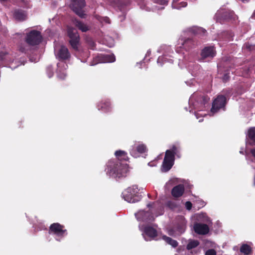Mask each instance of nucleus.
Returning <instances> with one entry per match:
<instances>
[{
    "instance_id": "nucleus-29",
    "label": "nucleus",
    "mask_w": 255,
    "mask_h": 255,
    "mask_svg": "<svg viewBox=\"0 0 255 255\" xmlns=\"http://www.w3.org/2000/svg\"><path fill=\"white\" fill-rule=\"evenodd\" d=\"M248 136L250 139L255 142V127L251 128L249 129Z\"/></svg>"
},
{
    "instance_id": "nucleus-41",
    "label": "nucleus",
    "mask_w": 255,
    "mask_h": 255,
    "mask_svg": "<svg viewBox=\"0 0 255 255\" xmlns=\"http://www.w3.org/2000/svg\"><path fill=\"white\" fill-rule=\"evenodd\" d=\"M152 204H153V203H148V204L147 205V207H148V208H150V207H152Z\"/></svg>"
},
{
    "instance_id": "nucleus-10",
    "label": "nucleus",
    "mask_w": 255,
    "mask_h": 255,
    "mask_svg": "<svg viewBox=\"0 0 255 255\" xmlns=\"http://www.w3.org/2000/svg\"><path fill=\"white\" fill-rule=\"evenodd\" d=\"M195 232L199 235H206L209 232V228L207 224L202 223H195L194 225Z\"/></svg>"
},
{
    "instance_id": "nucleus-11",
    "label": "nucleus",
    "mask_w": 255,
    "mask_h": 255,
    "mask_svg": "<svg viewBox=\"0 0 255 255\" xmlns=\"http://www.w3.org/2000/svg\"><path fill=\"white\" fill-rule=\"evenodd\" d=\"M215 55L216 51L213 46L205 47L201 53V58L202 59H205L207 58H213Z\"/></svg>"
},
{
    "instance_id": "nucleus-7",
    "label": "nucleus",
    "mask_w": 255,
    "mask_h": 255,
    "mask_svg": "<svg viewBox=\"0 0 255 255\" xmlns=\"http://www.w3.org/2000/svg\"><path fill=\"white\" fill-rule=\"evenodd\" d=\"M227 103L226 97L223 95H218L212 103L211 112L217 113L220 109L224 108Z\"/></svg>"
},
{
    "instance_id": "nucleus-21",
    "label": "nucleus",
    "mask_w": 255,
    "mask_h": 255,
    "mask_svg": "<svg viewBox=\"0 0 255 255\" xmlns=\"http://www.w3.org/2000/svg\"><path fill=\"white\" fill-rule=\"evenodd\" d=\"M195 45V42L192 38H187L185 39L182 43V46L186 50H189L190 49L194 47Z\"/></svg>"
},
{
    "instance_id": "nucleus-28",
    "label": "nucleus",
    "mask_w": 255,
    "mask_h": 255,
    "mask_svg": "<svg viewBox=\"0 0 255 255\" xmlns=\"http://www.w3.org/2000/svg\"><path fill=\"white\" fill-rule=\"evenodd\" d=\"M199 245V242L197 240L190 241L186 246V249L188 250H190L192 249L195 248Z\"/></svg>"
},
{
    "instance_id": "nucleus-5",
    "label": "nucleus",
    "mask_w": 255,
    "mask_h": 255,
    "mask_svg": "<svg viewBox=\"0 0 255 255\" xmlns=\"http://www.w3.org/2000/svg\"><path fill=\"white\" fill-rule=\"evenodd\" d=\"M49 233L55 235L58 237L63 238L67 235V230L65 229L64 226L59 223L52 224L49 229Z\"/></svg>"
},
{
    "instance_id": "nucleus-20",
    "label": "nucleus",
    "mask_w": 255,
    "mask_h": 255,
    "mask_svg": "<svg viewBox=\"0 0 255 255\" xmlns=\"http://www.w3.org/2000/svg\"><path fill=\"white\" fill-rule=\"evenodd\" d=\"M74 23L75 24V26L82 32H85L90 29L87 25L78 19H75L74 20Z\"/></svg>"
},
{
    "instance_id": "nucleus-15",
    "label": "nucleus",
    "mask_w": 255,
    "mask_h": 255,
    "mask_svg": "<svg viewBox=\"0 0 255 255\" xmlns=\"http://www.w3.org/2000/svg\"><path fill=\"white\" fill-rule=\"evenodd\" d=\"M99 110H101L105 113L111 111V105L109 100L101 101L98 105Z\"/></svg>"
},
{
    "instance_id": "nucleus-30",
    "label": "nucleus",
    "mask_w": 255,
    "mask_h": 255,
    "mask_svg": "<svg viewBox=\"0 0 255 255\" xmlns=\"http://www.w3.org/2000/svg\"><path fill=\"white\" fill-rule=\"evenodd\" d=\"M167 233L170 236L176 237V236H178L176 233V231L175 230L174 227L172 228L168 229Z\"/></svg>"
},
{
    "instance_id": "nucleus-35",
    "label": "nucleus",
    "mask_w": 255,
    "mask_h": 255,
    "mask_svg": "<svg viewBox=\"0 0 255 255\" xmlns=\"http://www.w3.org/2000/svg\"><path fill=\"white\" fill-rule=\"evenodd\" d=\"M66 75L64 72L58 74V77L59 79H62V80L64 79L66 77Z\"/></svg>"
},
{
    "instance_id": "nucleus-23",
    "label": "nucleus",
    "mask_w": 255,
    "mask_h": 255,
    "mask_svg": "<svg viewBox=\"0 0 255 255\" xmlns=\"http://www.w3.org/2000/svg\"><path fill=\"white\" fill-rule=\"evenodd\" d=\"M162 239L165 241V242L171 246L173 248H176L178 245V243L177 241L172 239L170 237H167L165 235L162 236Z\"/></svg>"
},
{
    "instance_id": "nucleus-39",
    "label": "nucleus",
    "mask_w": 255,
    "mask_h": 255,
    "mask_svg": "<svg viewBox=\"0 0 255 255\" xmlns=\"http://www.w3.org/2000/svg\"><path fill=\"white\" fill-rule=\"evenodd\" d=\"M251 152L253 156H254L255 157V149H252L251 151Z\"/></svg>"
},
{
    "instance_id": "nucleus-13",
    "label": "nucleus",
    "mask_w": 255,
    "mask_h": 255,
    "mask_svg": "<svg viewBox=\"0 0 255 255\" xmlns=\"http://www.w3.org/2000/svg\"><path fill=\"white\" fill-rule=\"evenodd\" d=\"M185 188L183 184H178L174 186L171 190V195L174 198H179L183 195Z\"/></svg>"
},
{
    "instance_id": "nucleus-2",
    "label": "nucleus",
    "mask_w": 255,
    "mask_h": 255,
    "mask_svg": "<svg viewBox=\"0 0 255 255\" xmlns=\"http://www.w3.org/2000/svg\"><path fill=\"white\" fill-rule=\"evenodd\" d=\"M137 185H132L128 188L122 193L124 199L129 203H136L141 199V195L138 194Z\"/></svg>"
},
{
    "instance_id": "nucleus-38",
    "label": "nucleus",
    "mask_w": 255,
    "mask_h": 255,
    "mask_svg": "<svg viewBox=\"0 0 255 255\" xmlns=\"http://www.w3.org/2000/svg\"><path fill=\"white\" fill-rule=\"evenodd\" d=\"M19 50H20V52H21L22 53H25L26 52L25 49L23 47H20Z\"/></svg>"
},
{
    "instance_id": "nucleus-19",
    "label": "nucleus",
    "mask_w": 255,
    "mask_h": 255,
    "mask_svg": "<svg viewBox=\"0 0 255 255\" xmlns=\"http://www.w3.org/2000/svg\"><path fill=\"white\" fill-rule=\"evenodd\" d=\"M13 16L15 19L19 21H23L26 18L25 12L22 9H15L13 12Z\"/></svg>"
},
{
    "instance_id": "nucleus-40",
    "label": "nucleus",
    "mask_w": 255,
    "mask_h": 255,
    "mask_svg": "<svg viewBox=\"0 0 255 255\" xmlns=\"http://www.w3.org/2000/svg\"><path fill=\"white\" fill-rule=\"evenodd\" d=\"M95 43L93 42V41H92V43H91V49H94V47H95Z\"/></svg>"
},
{
    "instance_id": "nucleus-16",
    "label": "nucleus",
    "mask_w": 255,
    "mask_h": 255,
    "mask_svg": "<svg viewBox=\"0 0 255 255\" xmlns=\"http://www.w3.org/2000/svg\"><path fill=\"white\" fill-rule=\"evenodd\" d=\"M144 233L150 238H154L157 236V230L150 226H146L143 229Z\"/></svg>"
},
{
    "instance_id": "nucleus-37",
    "label": "nucleus",
    "mask_w": 255,
    "mask_h": 255,
    "mask_svg": "<svg viewBox=\"0 0 255 255\" xmlns=\"http://www.w3.org/2000/svg\"><path fill=\"white\" fill-rule=\"evenodd\" d=\"M202 98L204 103L208 102L209 100V98L207 96H203Z\"/></svg>"
},
{
    "instance_id": "nucleus-33",
    "label": "nucleus",
    "mask_w": 255,
    "mask_h": 255,
    "mask_svg": "<svg viewBox=\"0 0 255 255\" xmlns=\"http://www.w3.org/2000/svg\"><path fill=\"white\" fill-rule=\"evenodd\" d=\"M154 1L157 3L160 4H166L169 0H154Z\"/></svg>"
},
{
    "instance_id": "nucleus-42",
    "label": "nucleus",
    "mask_w": 255,
    "mask_h": 255,
    "mask_svg": "<svg viewBox=\"0 0 255 255\" xmlns=\"http://www.w3.org/2000/svg\"><path fill=\"white\" fill-rule=\"evenodd\" d=\"M105 20H106V21L107 22H108V23H109V22H109L110 19H109V18L108 17H106L105 18Z\"/></svg>"
},
{
    "instance_id": "nucleus-6",
    "label": "nucleus",
    "mask_w": 255,
    "mask_h": 255,
    "mask_svg": "<svg viewBox=\"0 0 255 255\" xmlns=\"http://www.w3.org/2000/svg\"><path fill=\"white\" fill-rule=\"evenodd\" d=\"M85 6V0H72L71 7L73 11L81 18H84L85 14L83 8Z\"/></svg>"
},
{
    "instance_id": "nucleus-17",
    "label": "nucleus",
    "mask_w": 255,
    "mask_h": 255,
    "mask_svg": "<svg viewBox=\"0 0 255 255\" xmlns=\"http://www.w3.org/2000/svg\"><path fill=\"white\" fill-rule=\"evenodd\" d=\"M115 155L117 158V159H115V160L121 162L123 161H126L128 160V158L127 155V153L125 151L121 150H117L115 153ZM114 160H115V159Z\"/></svg>"
},
{
    "instance_id": "nucleus-8",
    "label": "nucleus",
    "mask_w": 255,
    "mask_h": 255,
    "mask_svg": "<svg viewBox=\"0 0 255 255\" xmlns=\"http://www.w3.org/2000/svg\"><path fill=\"white\" fill-rule=\"evenodd\" d=\"M175 157L169 150H166L162 163V168L164 172L168 171L174 164Z\"/></svg>"
},
{
    "instance_id": "nucleus-31",
    "label": "nucleus",
    "mask_w": 255,
    "mask_h": 255,
    "mask_svg": "<svg viewBox=\"0 0 255 255\" xmlns=\"http://www.w3.org/2000/svg\"><path fill=\"white\" fill-rule=\"evenodd\" d=\"M205 255H217V253L214 249H209L206 252Z\"/></svg>"
},
{
    "instance_id": "nucleus-27",
    "label": "nucleus",
    "mask_w": 255,
    "mask_h": 255,
    "mask_svg": "<svg viewBox=\"0 0 255 255\" xmlns=\"http://www.w3.org/2000/svg\"><path fill=\"white\" fill-rule=\"evenodd\" d=\"M193 32L197 35L204 36L207 33L206 30L202 27H195L193 29Z\"/></svg>"
},
{
    "instance_id": "nucleus-36",
    "label": "nucleus",
    "mask_w": 255,
    "mask_h": 255,
    "mask_svg": "<svg viewBox=\"0 0 255 255\" xmlns=\"http://www.w3.org/2000/svg\"><path fill=\"white\" fill-rule=\"evenodd\" d=\"M222 92L226 94L227 97L230 96L231 95V91L230 89L224 90Z\"/></svg>"
},
{
    "instance_id": "nucleus-1",
    "label": "nucleus",
    "mask_w": 255,
    "mask_h": 255,
    "mask_svg": "<svg viewBox=\"0 0 255 255\" xmlns=\"http://www.w3.org/2000/svg\"><path fill=\"white\" fill-rule=\"evenodd\" d=\"M107 174L117 178L126 176L128 171V165L127 163H123L117 160H110L107 164Z\"/></svg>"
},
{
    "instance_id": "nucleus-22",
    "label": "nucleus",
    "mask_w": 255,
    "mask_h": 255,
    "mask_svg": "<svg viewBox=\"0 0 255 255\" xmlns=\"http://www.w3.org/2000/svg\"><path fill=\"white\" fill-rule=\"evenodd\" d=\"M99 57L101 62H112L115 60V56L112 55L101 54Z\"/></svg>"
},
{
    "instance_id": "nucleus-32",
    "label": "nucleus",
    "mask_w": 255,
    "mask_h": 255,
    "mask_svg": "<svg viewBox=\"0 0 255 255\" xmlns=\"http://www.w3.org/2000/svg\"><path fill=\"white\" fill-rule=\"evenodd\" d=\"M230 76L229 73H225L224 74L222 80L224 82H227L229 79H230Z\"/></svg>"
},
{
    "instance_id": "nucleus-14",
    "label": "nucleus",
    "mask_w": 255,
    "mask_h": 255,
    "mask_svg": "<svg viewBox=\"0 0 255 255\" xmlns=\"http://www.w3.org/2000/svg\"><path fill=\"white\" fill-rule=\"evenodd\" d=\"M58 56L60 60H67L70 57V54L68 48L62 45L61 46L58 52Z\"/></svg>"
},
{
    "instance_id": "nucleus-18",
    "label": "nucleus",
    "mask_w": 255,
    "mask_h": 255,
    "mask_svg": "<svg viewBox=\"0 0 255 255\" xmlns=\"http://www.w3.org/2000/svg\"><path fill=\"white\" fill-rule=\"evenodd\" d=\"M175 230L178 236L183 234L186 229V222L184 220H181L174 226Z\"/></svg>"
},
{
    "instance_id": "nucleus-26",
    "label": "nucleus",
    "mask_w": 255,
    "mask_h": 255,
    "mask_svg": "<svg viewBox=\"0 0 255 255\" xmlns=\"http://www.w3.org/2000/svg\"><path fill=\"white\" fill-rule=\"evenodd\" d=\"M240 251L242 253L246 255H249L251 254L252 249L248 244H243L240 248Z\"/></svg>"
},
{
    "instance_id": "nucleus-3",
    "label": "nucleus",
    "mask_w": 255,
    "mask_h": 255,
    "mask_svg": "<svg viewBox=\"0 0 255 255\" xmlns=\"http://www.w3.org/2000/svg\"><path fill=\"white\" fill-rule=\"evenodd\" d=\"M67 34L68 37V42L72 48L75 51L79 50L80 37L77 29L71 26L67 28Z\"/></svg>"
},
{
    "instance_id": "nucleus-9",
    "label": "nucleus",
    "mask_w": 255,
    "mask_h": 255,
    "mask_svg": "<svg viewBox=\"0 0 255 255\" xmlns=\"http://www.w3.org/2000/svg\"><path fill=\"white\" fill-rule=\"evenodd\" d=\"M147 148L146 146L143 144H134L132 149L130 150V154L133 157L136 158L138 157V153H143L146 152Z\"/></svg>"
},
{
    "instance_id": "nucleus-43",
    "label": "nucleus",
    "mask_w": 255,
    "mask_h": 255,
    "mask_svg": "<svg viewBox=\"0 0 255 255\" xmlns=\"http://www.w3.org/2000/svg\"><path fill=\"white\" fill-rule=\"evenodd\" d=\"M148 197L149 198H150V195L149 194H148Z\"/></svg>"
},
{
    "instance_id": "nucleus-34",
    "label": "nucleus",
    "mask_w": 255,
    "mask_h": 255,
    "mask_svg": "<svg viewBox=\"0 0 255 255\" xmlns=\"http://www.w3.org/2000/svg\"><path fill=\"white\" fill-rule=\"evenodd\" d=\"M185 207L187 210H191L192 208V203L190 201H187L185 203Z\"/></svg>"
},
{
    "instance_id": "nucleus-4",
    "label": "nucleus",
    "mask_w": 255,
    "mask_h": 255,
    "mask_svg": "<svg viewBox=\"0 0 255 255\" xmlns=\"http://www.w3.org/2000/svg\"><path fill=\"white\" fill-rule=\"evenodd\" d=\"M42 40L41 32L36 30H31L27 33L25 38L26 42L30 46H35L39 44Z\"/></svg>"
},
{
    "instance_id": "nucleus-24",
    "label": "nucleus",
    "mask_w": 255,
    "mask_h": 255,
    "mask_svg": "<svg viewBox=\"0 0 255 255\" xmlns=\"http://www.w3.org/2000/svg\"><path fill=\"white\" fill-rule=\"evenodd\" d=\"M167 150H169L171 152V154H172L174 157L175 156H176L179 158L181 156L180 148L179 146L176 145H173L171 148L170 149H168Z\"/></svg>"
},
{
    "instance_id": "nucleus-12",
    "label": "nucleus",
    "mask_w": 255,
    "mask_h": 255,
    "mask_svg": "<svg viewBox=\"0 0 255 255\" xmlns=\"http://www.w3.org/2000/svg\"><path fill=\"white\" fill-rule=\"evenodd\" d=\"M137 218L141 221H148L153 220L152 214L149 211H140L135 214Z\"/></svg>"
},
{
    "instance_id": "nucleus-25",
    "label": "nucleus",
    "mask_w": 255,
    "mask_h": 255,
    "mask_svg": "<svg viewBox=\"0 0 255 255\" xmlns=\"http://www.w3.org/2000/svg\"><path fill=\"white\" fill-rule=\"evenodd\" d=\"M167 150H169L171 152V154H172L174 157L175 156H176L179 158L181 156L180 148L179 146L176 145H173L171 148L170 149H168Z\"/></svg>"
}]
</instances>
